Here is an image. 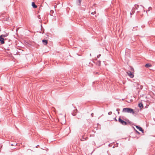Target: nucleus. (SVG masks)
Returning a JSON list of instances; mask_svg holds the SVG:
<instances>
[{
    "label": "nucleus",
    "mask_w": 155,
    "mask_h": 155,
    "mask_svg": "<svg viewBox=\"0 0 155 155\" xmlns=\"http://www.w3.org/2000/svg\"><path fill=\"white\" fill-rule=\"evenodd\" d=\"M123 112L132 114L133 115L135 114V111L133 109L130 107H126L123 108Z\"/></svg>",
    "instance_id": "1"
},
{
    "label": "nucleus",
    "mask_w": 155,
    "mask_h": 155,
    "mask_svg": "<svg viewBox=\"0 0 155 155\" xmlns=\"http://www.w3.org/2000/svg\"><path fill=\"white\" fill-rule=\"evenodd\" d=\"M118 121L122 125H126L127 124V122L126 121L121 119L120 117H119L118 118Z\"/></svg>",
    "instance_id": "2"
},
{
    "label": "nucleus",
    "mask_w": 155,
    "mask_h": 155,
    "mask_svg": "<svg viewBox=\"0 0 155 155\" xmlns=\"http://www.w3.org/2000/svg\"><path fill=\"white\" fill-rule=\"evenodd\" d=\"M127 73L130 78H132L134 77V73L131 72L130 71H127Z\"/></svg>",
    "instance_id": "3"
},
{
    "label": "nucleus",
    "mask_w": 155,
    "mask_h": 155,
    "mask_svg": "<svg viewBox=\"0 0 155 155\" xmlns=\"http://www.w3.org/2000/svg\"><path fill=\"white\" fill-rule=\"evenodd\" d=\"M78 119H80L83 122V123L84 124V125H86V123L88 122V121L86 119H84L83 118H82V119H81V118L80 117H77Z\"/></svg>",
    "instance_id": "4"
},
{
    "label": "nucleus",
    "mask_w": 155,
    "mask_h": 155,
    "mask_svg": "<svg viewBox=\"0 0 155 155\" xmlns=\"http://www.w3.org/2000/svg\"><path fill=\"white\" fill-rule=\"evenodd\" d=\"M135 126L136 128L140 131L142 132V133H144V130L141 127L138 125H135Z\"/></svg>",
    "instance_id": "5"
},
{
    "label": "nucleus",
    "mask_w": 155,
    "mask_h": 155,
    "mask_svg": "<svg viewBox=\"0 0 155 155\" xmlns=\"http://www.w3.org/2000/svg\"><path fill=\"white\" fill-rule=\"evenodd\" d=\"M5 40L4 37L0 35V42L1 44H3L5 43Z\"/></svg>",
    "instance_id": "6"
},
{
    "label": "nucleus",
    "mask_w": 155,
    "mask_h": 155,
    "mask_svg": "<svg viewBox=\"0 0 155 155\" xmlns=\"http://www.w3.org/2000/svg\"><path fill=\"white\" fill-rule=\"evenodd\" d=\"M42 42L43 43V44L44 45H47L48 43V40H45V39H43L42 40Z\"/></svg>",
    "instance_id": "7"
},
{
    "label": "nucleus",
    "mask_w": 155,
    "mask_h": 155,
    "mask_svg": "<svg viewBox=\"0 0 155 155\" xmlns=\"http://www.w3.org/2000/svg\"><path fill=\"white\" fill-rule=\"evenodd\" d=\"M4 32L5 33V34L1 35L2 37H3L5 38L8 35V33L6 32L5 31H4Z\"/></svg>",
    "instance_id": "8"
},
{
    "label": "nucleus",
    "mask_w": 155,
    "mask_h": 155,
    "mask_svg": "<svg viewBox=\"0 0 155 155\" xmlns=\"http://www.w3.org/2000/svg\"><path fill=\"white\" fill-rule=\"evenodd\" d=\"M138 107H140V109H141L143 108V105L142 102L139 103L138 104Z\"/></svg>",
    "instance_id": "9"
},
{
    "label": "nucleus",
    "mask_w": 155,
    "mask_h": 155,
    "mask_svg": "<svg viewBox=\"0 0 155 155\" xmlns=\"http://www.w3.org/2000/svg\"><path fill=\"white\" fill-rule=\"evenodd\" d=\"M31 5L32 7L34 8H36L37 7V6L35 5V3L34 2H32Z\"/></svg>",
    "instance_id": "10"
},
{
    "label": "nucleus",
    "mask_w": 155,
    "mask_h": 155,
    "mask_svg": "<svg viewBox=\"0 0 155 155\" xmlns=\"http://www.w3.org/2000/svg\"><path fill=\"white\" fill-rule=\"evenodd\" d=\"M81 0H77L76 2V3L78 5H80L81 4Z\"/></svg>",
    "instance_id": "11"
},
{
    "label": "nucleus",
    "mask_w": 155,
    "mask_h": 155,
    "mask_svg": "<svg viewBox=\"0 0 155 155\" xmlns=\"http://www.w3.org/2000/svg\"><path fill=\"white\" fill-rule=\"evenodd\" d=\"M152 66L150 64L147 63L145 65V67L147 68H149L151 67Z\"/></svg>",
    "instance_id": "12"
},
{
    "label": "nucleus",
    "mask_w": 155,
    "mask_h": 155,
    "mask_svg": "<svg viewBox=\"0 0 155 155\" xmlns=\"http://www.w3.org/2000/svg\"><path fill=\"white\" fill-rule=\"evenodd\" d=\"M77 110H75L74 112L72 113L71 114L73 116H75L76 114V112Z\"/></svg>",
    "instance_id": "13"
},
{
    "label": "nucleus",
    "mask_w": 155,
    "mask_h": 155,
    "mask_svg": "<svg viewBox=\"0 0 155 155\" xmlns=\"http://www.w3.org/2000/svg\"><path fill=\"white\" fill-rule=\"evenodd\" d=\"M135 8L137 10H138V8L139 7V5H134Z\"/></svg>",
    "instance_id": "14"
},
{
    "label": "nucleus",
    "mask_w": 155,
    "mask_h": 155,
    "mask_svg": "<svg viewBox=\"0 0 155 155\" xmlns=\"http://www.w3.org/2000/svg\"><path fill=\"white\" fill-rule=\"evenodd\" d=\"M134 12H135V11L133 10V9H132V10L131 11V12L130 13V15H131L133 14L134 13Z\"/></svg>",
    "instance_id": "15"
},
{
    "label": "nucleus",
    "mask_w": 155,
    "mask_h": 155,
    "mask_svg": "<svg viewBox=\"0 0 155 155\" xmlns=\"http://www.w3.org/2000/svg\"><path fill=\"white\" fill-rule=\"evenodd\" d=\"M133 127L134 128V130L138 134H140V133L138 132L137 130L136 129H135V128H134V127Z\"/></svg>",
    "instance_id": "16"
},
{
    "label": "nucleus",
    "mask_w": 155,
    "mask_h": 155,
    "mask_svg": "<svg viewBox=\"0 0 155 155\" xmlns=\"http://www.w3.org/2000/svg\"><path fill=\"white\" fill-rule=\"evenodd\" d=\"M82 137H81V139H80V140H81V141H83L84 140H86V138H83V136H82Z\"/></svg>",
    "instance_id": "17"
},
{
    "label": "nucleus",
    "mask_w": 155,
    "mask_h": 155,
    "mask_svg": "<svg viewBox=\"0 0 155 155\" xmlns=\"http://www.w3.org/2000/svg\"><path fill=\"white\" fill-rule=\"evenodd\" d=\"M127 122H128V123H129V124H130L131 123V122L128 119H126L125 120Z\"/></svg>",
    "instance_id": "18"
},
{
    "label": "nucleus",
    "mask_w": 155,
    "mask_h": 155,
    "mask_svg": "<svg viewBox=\"0 0 155 155\" xmlns=\"http://www.w3.org/2000/svg\"><path fill=\"white\" fill-rule=\"evenodd\" d=\"M54 12V11H53V10H51L50 11V15H52L51 14H53Z\"/></svg>",
    "instance_id": "19"
},
{
    "label": "nucleus",
    "mask_w": 155,
    "mask_h": 155,
    "mask_svg": "<svg viewBox=\"0 0 155 155\" xmlns=\"http://www.w3.org/2000/svg\"><path fill=\"white\" fill-rule=\"evenodd\" d=\"M152 9V7H149L148 10L146 11V12H147V11H149L150 10Z\"/></svg>",
    "instance_id": "20"
},
{
    "label": "nucleus",
    "mask_w": 155,
    "mask_h": 155,
    "mask_svg": "<svg viewBox=\"0 0 155 155\" xmlns=\"http://www.w3.org/2000/svg\"><path fill=\"white\" fill-rule=\"evenodd\" d=\"M119 110H120V109H119V108L117 109L116 111H117V113L118 114H119V113H120L119 112Z\"/></svg>",
    "instance_id": "21"
},
{
    "label": "nucleus",
    "mask_w": 155,
    "mask_h": 155,
    "mask_svg": "<svg viewBox=\"0 0 155 155\" xmlns=\"http://www.w3.org/2000/svg\"><path fill=\"white\" fill-rule=\"evenodd\" d=\"M101 56V54H99V55H97V58H99V57H100V56Z\"/></svg>",
    "instance_id": "22"
},
{
    "label": "nucleus",
    "mask_w": 155,
    "mask_h": 155,
    "mask_svg": "<svg viewBox=\"0 0 155 155\" xmlns=\"http://www.w3.org/2000/svg\"><path fill=\"white\" fill-rule=\"evenodd\" d=\"M112 114V112L110 111V112H109L108 113V114L109 115H110V114Z\"/></svg>",
    "instance_id": "23"
},
{
    "label": "nucleus",
    "mask_w": 155,
    "mask_h": 155,
    "mask_svg": "<svg viewBox=\"0 0 155 155\" xmlns=\"http://www.w3.org/2000/svg\"><path fill=\"white\" fill-rule=\"evenodd\" d=\"M140 6L141 7L142 9L143 10L144 7L142 5H140Z\"/></svg>",
    "instance_id": "24"
},
{
    "label": "nucleus",
    "mask_w": 155,
    "mask_h": 155,
    "mask_svg": "<svg viewBox=\"0 0 155 155\" xmlns=\"http://www.w3.org/2000/svg\"><path fill=\"white\" fill-rule=\"evenodd\" d=\"M130 69L132 71H134V69L133 68L131 67Z\"/></svg>",
    "instance_id": "25"
},
{
    "label": "nucleus",
    "mask_w": 155,
    "mask_h": 155,
    "mask_svg": "<svg viewBox=\"0 0 155 155\" xmlns=\"http://www.w3.org/2000/svg\"><path fill=\"white\" fill-rule=\"evenodd\" d=\"M98 62L99 63L98 65L100 66L101 64V61H98Z\"/></svg>",
    "instance_id": "26"
},
{
    "label": "nucleus",
    "mask_w": 155,
    "mask_h": 155,
    "mask_svg": "<svg viewBox=\"0 0 155 155\" xmlns=\"http://www.w3.org/2000/svg\"><path fill=\"white\" fill-rule=\"evenodd\" d=\"M114 120L115 121H117V119L116 118H114Z\"/></svg>",
    "instance_id": "27"
},
{
    "label": "nucleus",
    "mask_w": 155,
    "mask_h": 155,
    "mask_svg": "<svg viewBox=\"0 0 155 155\" xmlns=\"http://www.w3.org/2000/svg\"><path fill=\"white\" fill-rule=\"evenodd\" d=\"M94 13H96V12H91V14L92 15H94Z\"/></svg>",
    "instance_id": "28"
},
{
    "label": "nucleus",
    "mask_w": 155,
    "mask_h": 155,
    "mask_svg": "<svg viewBox=\"0 0 155 155\" xmlns=\"http://www.w3.org/2000/svg\"><path fill=\"white\" fill-rule=\"evenodd\" d=\"M94 113H91V116H92V117H93V116H94Z\"/></svg>",
    "instance_id": "29"
},
{
    "label": "nucleus",
    "mask_w": 155,
    "mask_h": 155,
    "mask_svg": "<svg viewBox=\"0 0 155 155\" xmlns=\"http://www.w3.org/2000/svg\"><path fill=\"white\" fill-rule=\"evenodd\" d=\"M40 15H38V18L39 19V18H40Z\"/></svg>",
    "instance_id": "30"
},
{
    "label": "nucleus",
    "mask_w": 155,
    "mask_h": 155,
    "mask_svg": "<svg viewBox=\"0 0 155 155\" xmlns=\"http://www.w3.org/2000/svg\"><path fill=\"white\" fill-rule=\"evenodd\" d=\"M140 10H139V11H137V13H138L139 12H140Z\"/></svg>",
    "instance_id": "31"
},
{
    "label": "nucleus",
    "mask_w": 155,
    "mask_h": 155,
    "mask_svg": "<svg viewBox=\"0 0 155 155\" xmlns=\"http://www.w3.org/2000/svg\"><path fill=\"white\" fill-rule=\"evenodd\" d=\"M38 146H39L38 145L36 146V147H38Z\"/></svg>",
    "instance_id": "32"
},
{
    "label": "nucleus",
    "mask_w": 155,
    "mask_h": 155,
    "mask_svg": "<svg viewBox=\"0 0 155 155\" xmlns=\"http://www.w3.org/2000/svg\"><path fill=\"white\" fill-rule=\"evenodd\" d=\"M110 144H108V146H109V147H110Z\"/></svg>",
    "instance_id": "33"
},
{
    "label": "nucleus",
    "mask_w": 155,
    "mask_h": 155,
    "mask_svg": "<svg viewBox=\"0 0 155 155\" xmlns=\"http://www.w3.org/2000/svg\"><path fill=\"white\" fill-rule=\"evenodd\" d=\"M90 56H91V54H90Z\"/></svg>",
    "instance_id": "34"
},
{
    "label": "nucleus",
    "mask_w": 155,
    "mask_h": 155,
    "mask_svg": "<svg viewBox=\"0 0 155 155\" xmlns=\"http://www.w3.org/2000/svg\"><path fill=\"white\" fill-rule=\"evenodd\" d=\"M11 146H13V144H11Z\"/></svg>",
    "instance_id": "35"
},
{
    "label": "nucleus",
    "mask_w": 155,
    "mask_h": 155,
    "mask_svg": "<svg viewBox=\"0 0 155 155\" xmlns=\"http://www.w3.org/2000/svg\"><path fill=\"white\" fill-rule=\"evenodd\" d=\"M42 27V25H41V27Z\"/></svg>",
    "instance_id": "36"
},
{
    "label": "nucleus",
    "mask_w": 155,
    "mask_h": 155,
    "mask_svg": "<svg viewBox=\"0 0 155 155\" xmlns=\"http://www.w3.org/2000/svg\"><path fill=\"white\" fill-rule=\"evenodd\" d=\"M105 49L107 50V48H105Z\"/></svg>",
    "instance_id": "37"
},
{
    "label": "nucleus",
    "mask_w": 155,
    "mask_h": 155,
    "mask_svg": "<svg viewBox=\"0 0 155 155\" xmlns=\"http://www.w3.org/2000/svg\"><path fill=\"white\" fill-rule=\"evenodd\" d=\"M111 59L112 60H113V59H112V58H111Z\"/></svg>",
    "instance_id": "38"
},
{
    "label": "nucleus",
    "mask_w": 155,
    "mask_h": 155,
    "mask_svg": "<svg viewBox=\"0 0 155 155\" xmlns=\"http://www.w3.org/2000/svg\"><path fill=\"white\" fill-rule=\"evenodd\" d=\"M113 148H114V146H113Z\"/></svg>",
    "instance_id": "39"
},
{
    "label": "nucleus",
    "mask_w": 155,
    "mask_h": 155,
    "mask_svg": "<svg viewBox=\"0 0 155 155\" xmlns=\"http://www.w3.org/2000/svg\"><path fill=\"white\" fill-rule=\"evenodd\" d=\"M98 73V72H96V74H97Z\"/></svg>",
    "instance_id": "40"
}]
</instances>
